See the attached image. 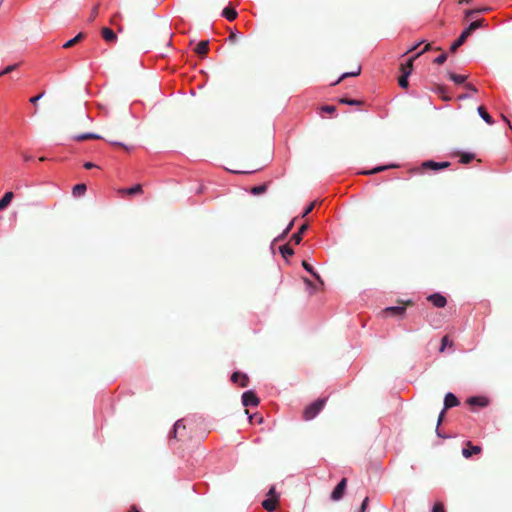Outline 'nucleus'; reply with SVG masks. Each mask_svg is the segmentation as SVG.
Returning a JSON list of instances; mask_svg holds the SVG:
<instances>
[{
  "instance_id": "f257e3e1",
  "label": "nucleus",
  "mask_w": 512,
  "mask_h": 512,
  "mask_svg": "<svg viewBox=\"0 0 512 512\" xmlns=\"http://www.w3.org/2000/svg\"><path fill=\"white\" fill-rule=\"evenodd\" d=\"M326 400V398H320L308 405L303 411V419L309 421L315 418L324 408Z\"/></svg>"
},
{
  "instance_id": "f03ea898",
  "label": "nucleus",
  "mask_w": 512,
  "mask_h": 512,
  "mask_svg": "<svg viewBox=\"0 0 512 512\" xmlns=\"http://www.w3.org/2000/svg\"><path fill=\"white\" fill-rule=\"evenodd\" d=\"M414 58H410L406 64H401L400 70L402 75L398 79L399 86L402 88L408 87V76L410 75L413 67Z\"/></svg>"
},
{
  "instance_id": "7ed1b4c3",
  "label": "nucleus",
  "mask_w": 512,
  "mask_h": 512,
  "mask_svg": "<svg viewBox=\"0 0 512 512\" xmlns=\"http://www.w3.org/2000/svg\"><path fill=\"white\" fill-rule=\"evenodd\" d=\"M346 487H347V479L346 478H343L338 484L337 486L334 488V490L332 491L331 493V499L333 501H338L340 500L344 493H345V490H346Z\"/></svg>"
},
{
  "instance_id": "20e7f679",
  "label": "nucleus",
  "mask_w": 512,
  "mask_h": 512,
  "mask_svg": "<svg viewBox=\"0 0 512 512\" xmlns=\"http://www.w3.org/2000/svg\"><path fill=\"white\" fill-rule=\"evenodd\" d=\"M242 404L245 407L257 406L259 404V399L253 391H246L242 395Z\"/></svg>"
},
{
  "instance_id": "39448f33",
  "label": "nucleus",
  "mask_w": 512,
  "mask_h": 512,
  "mask_svg": "<svg viewBox=\"0 0 512 512\" xmlns=\"http://www.w3.org/2000/svg\"><path fill=\"white\" fill-rule=\"evenodd\" d=\"M186 426L182 420H178L173 427V431L171 433V436L175 439H182L185 437L186 433Z\"/></svg>"
},
{
  "instance_id": "423d86ee",
  "label": "nucleus",
  "mask_w": 512,
  "mask_h": 512,
  "mask_svg": "<svg viewBox=\"0 0 512 512\" xmlns=\"http://www.w3.org/2000/svg\"><path fill=\"white\" fill-rule=\"evenodd\" d=\"M482 451V448L477 445H473L472 442L468 441L465 445V447L462 449V455L465 458H470L472 455L480 454Z\"/></svg>"
},
{
  "instance_id": "0eeeda50",
  "label": "nucleus",
  "mask_w": 512,
  "mask_h": 512,
  "mask_svg": "<svg viewBox=\"0 0 512 512\" xmlns=\"http://www.w3.org/2000/svg\"><path fill=\"white\" fill-rule=\"evenodd\" d=\"M231 381L234 384L239 385L242 388H245L249 384V378L246 374L241 372H234L231 376Z\"/></svg>"
},
{
  "instance_id": "6e6552de",
  "label": "nucleus",
  "mask_w": 512,
  "mask_h": 512,
  "mask_svg": "<svg viewBox=\"0 0 512 512\" xmlns=\"http://www.w3.org/2000/svg\"><path fill=\"white\" fill-rule=\"evenodd\" d=\"M427 300L429 302H431L437 308H443L447 304L446 298L439 293H434V294L429 295L427 297Z\"/></svg>"
},
{
  "instance_id": "1a4fd4ad",
  "label": "nucleus",
  "mask_w": 512,
  "mask_h": 512,
  "mask_svg": "<svg viewBox=\"0 0 512 512\" xmlns=\"http://www.w3.org/2000/svg\"><path fill=\"white\" fill-rule=\"evenodd\" d=\"M450 166V162H435L432 160H428L422 163L423 169H433V170H441L448 168Z\"/></svg>"
},
{
  "instance_id": "9d476101",
  "label": "nucleus",
  "mask_w": 512,
  "mask_h": 512,
  "mask_svg": "<svg viewBox=\"0 0 512 512\" xmlns=\"http://www.w3.org/2000/svg\"><path fill=\"white\" fill-rule=\"evenodd\" d=\"M118 194L120 195H129V196H133V195H137V194H142L143 193V189H142V185L140 184H137L131 188H120L118 189Z\"/></svg>"
},
{
  "instance_id": "9b49d317",
  "label": "nucleus",
  "mask_w": 512,
  "mask_h": 512,
  "mask_svg": "<svg viewBox=\"0 0 512 512\" xmlns=\"http://www.w3.org/2000/svg\"><path fill=\"white\" fill-rule=\"evenodd\" d=\"M470 36L469 31L466 29L461 33V35L458 37V39L451 45L450 51L452 53L456 52L459 47H461L467 38Z\"/></svg>"
},
{
  "instance_id": "f8f14e48",
  "label": "nucleus",
  "mask_w": 512,
  "mask_h": 512,
  "mask_svg": "<svg viewBox=\"0 0 512 512\" xmlns=\"http://www.w3.org/2000/svg\"><path fill=\"white\" fill-rule=\"evenodd\" d=\"M459 405V400L457 399V397L449 392L445 395V398H444V409H450L452 407H456Z\"/></svg>"
},
{
  "instance_id": "ddd939ff",
  "label": "nucleus",
  "mask_w": 512,
  "mask_h": 512,
  "mask_svg": "<svg viewBox=\"0 0 512 512\" xmlns=\"http://www.w3.org/2000/svg\"><path fill=\"white\" fill-rule=\"evenodd\" d=\"M488 403V399L483 396L470 397L467 400V404H469L470 406L486 407Z\"/></svg>"
},
{
  "instance_id": "4468645a",
  "label": "nucleus",
  "mask_w": 512,
  "mask_h": 512,
  "mask_svg": "<svg viewBox=\"0 0 512 512\" xmlns=\"http://www.w3.org/2000/svg\"><path fill=\"white\" fill-rule=\"evenodd\" d=\"M195 52L200 56V57H205L209 51V41L208 40H202L200 41L196 47H195Z\"/></svg>"
},
{
  "instance_id": "2eb2a0df",
  "label": "nucleus",
  "mask_w": 512,
  "mask_h": 512,
  "mask_svg": "<svg viewBox=\"0 0 512 512\" xmlns=\"http://www.w3.org/2000/svg\"><path fill=\"white\" fill-rule=\"evenodd\" d=\"M101 35L103 39L108 43H113L117 40V35L114 33L112 29L108 27L102 28Z\"/></svg>"
},
{
  "instance_id": "dca6fc26",
  "label": "nucleus",
  "mask_w": 512,
  "mask_h": 512,
  "mask_svg": "<svg viewBox=\"0 0 512 512\" xmlns=\"http://www.w3.org/2000/svg\"><path fill=\"white\" fill-rule=\"evenodd\" d=\"M308 227L309 226L307 223L302 224L298 232L292 235L291 240L295 244H300V242L302 241V236L308 230Z\"/></svg>"
},
{
  "instance_id": "f3484780",
  "label": "nucleus",
  "mask_w": 512,
  "mask_h": 512,
  "mask_svg": "<svg viewBox=\"0 0 512 512\" xmlns=\"http://www.w3.org/2000/svg\"><path fill=\"white\" fill-rule=\"evenodd\" d=\"M487 22L484 18L473 21L470 23V25L466 28L467 31H469V34L471 35L476 29L486 27Z\"/></svg>"
},
{
  "instance_id": "a211bd4d",
  "label": "nucleus",
  "mask_w": 512,
  "mask_h": 512,
  "mask_svg": "<svg viewBox=\"0 0 512 512\" xmlns=\"http://www.w3.org/2000/svg\"><path fill=\"white\" fill-rule=\"evenodd\" d=\"M278 503V497L268 498L262 502V506L269 512L276 509Z\"/></svg>"
},
{
  "instance_id": "6ab92c4d",
  "label": "nucleus",
  "mask_w": 512,
  "mask_h": 512,
  "mask_svg": "<svg viewBox=\"0 0 512 512\" xmlns=\"http://www.w3.org/2000/svg\"><path fill=\"white\" fill-rule=\"evenodd\" d=\"M85 34L83 32L78 33L73 39H70L65 44H63V48L68 49L78 44L85 38Z\"/></svg>"
},
{
  "instance_id": "aec40b11",
  "label": "nucleus",
  "mask_w": 512,
  "mask_h": 512,
  "mask_svg": "<svg viewBox=\"0 0 512 512\" xmlns=\"http://www.w3.org/2000/svg\"><path fill=\"white\" fill-rule=\"evenodd\" d=\"M361 73V66L360 65H357L355 69H352L351 72H346V73H343L341 75V77L335 82L333 83V85H336L338 83H340L343 79L347 78V77H355V76H358L360 75Z\"/></svg>"
},
{
  "instance_id": "412c9836",
  "label": "nucleus",
  "mask_w": 512,
  "mask_h": 512,
  "mask_svg": "<svg viewBox=\"0 0 512 512\" xmlns=\"http://www.w3.org/2000/svg\"><path fill=\"white\" fill-rule=\"evenodd\" d=\"M14 197L13 192L9 191L4 194V196L0 199V211L4 210L12 201Z\"/></svg>"
},
{
  "instance_id": "4be33fe9",
  "label": "nucleus",
  "mask_w": 512,
  "mask_h": 512,
  "mask_svg": "<svg viewBox=\"0 0 512 512\" xmlns=\"http://www.w3.org/2000/svg\"><path fill=\"white\" fill-rule=\"evenodd\" d=\"M222 15L229 21H233L237 18V11L232 7H226L222 11Z\"/></svg>"
},
{
  "instance_id": "5701e85b",
  "label": "nucleus",
  "mask_w": 512,
  "mask_h": 512,
  "mask_svg": "<svg viewBox=\"0 0 512 512\" xmlns=\"http://www.w3.org/2000/svg\"><path fill=\"white\" fill-rule=\"evenodd\" d=\"M103 137L98 135V134H94V133H85V134H80V135H77L75 136V140L76 141H85V140H92V139H102Z\"/></svg>"
},
{
  "instance_id": "b1692460",
  "label": "nucleus",
  "mask_w": 512,
  "mask_h": 512,
  "mask_svg": "<svg viewBox=\"0 0 512 512\" xmlns=\"http://www.w3.org/2000/svg\"><path fill=\"white\" fill-rule=\"evenodd\" d=\"M478 113L487 124H493L494 121L492 117L487 113L486 109L483 106L478 107Z\"/></svg>"
},
{
  "instance_id": "393cba45",
  "label": "nucleus",
  "mask_w": 512,
  "mask_h": 512,
  "mask_svg": "<svg viewBox=\"0 0 512 512\" xmlns=\"http://www.w3.org/2000/svg\"><path fill=\"white\" fill-rule=\"evenodd\" d=\"M404 306H395V307H388L385 309V313L391 314V315H403L405 312Z\"/></svg>"
},
{
  "instance_id": "a878e982",
  "label": "nucleus",
  "mask_w": 512,
  "mask_h": 512,
  "mask_svg": "<svg viewBox=\"0 0 512 512\" xmlns=\"http://www.w3.org/2000/svg\"><path fill=\"white\" fill-rule=\"evenodd\" d=\"M391 167H395V166L394 165L378 166V167L373 168L371 170L363 171L362 174H364V175H372V174H376V173L385 171V170H387V169H389Z\"/></svg>"
},
{
  "instance_id": "bb28decb",
  "label": "nucleus",
  "mask_w": 512,
  "mask_h": 512,
  "mask_svg": "<svg viewBox=\"0 0 512 512\" xmlns=\"http://www.w3.org/2000/svg\"><path fill=\"white\" fill-rule=\"evenodd\" d=\"M302 266L307 272L311 273L321 284H323L320 275L314 271L313 267L307 261L304 260L302 262Z\"/></svg>"
},
{
  "instance_id": "cd10ccee",
  "label": "nucleus",
  "mask_w": 512,
  "mask_h": 512,
  "mask_svg": "<svg viewBox=\"0 0 512 512\" xmlns=\"http://www.w3.org/2000/svg\"><path fill=\"white\" fill-rule=\"evenodd\" d=\"M449 78L455 82L456 84H462L466 81L467 79V76L465 75H459V74H455V73H449Z\"/></svg>"
},
{
  "instance_id": "c85d7f7f",
  "label": "nucleus",
  "mask_w": 512,
  "mask_h": 512,
  "mask_svg": "<svg viewBox=\"0 0 512 512\" xmlns=\"http://www.w3.org/2000/svg\"><path fill=\"white\" fill-rule=\"evenodd\" d=\"M280 252L284 258H288L294 254V250L288 244L281 246Z\"/></svg>"
},
{
  "instance_id": "c756f323",
  "label": "nucleus",
  "mask_w": 512,
  "mask_h": 512,
  "mask_svg": "<svg viewBox=\"0 0 512 512\" xmlns=\"http://www.w3.org/2000/svg\"><path fill=\"white\" fill-rule=\"evenodd\" d=\"M86 192V185L85 184H77L73 187V195L74 196H81Z\"/></svg>"
},
{
  "instance_id": "7c9ffc66",
  "label": "nucleus",
  "mask_w": 512,
  "mask_h": 512,
  "mask_svg": "<svg viewBox=\"0 0 512 512\" xmlns=\"http://www.w3.org/2000/svg\"><path fill=\"white\" fill-rule=\"evenodd\" d=\"M267 190V185L266 184H262V185H258V186H254L251 188V193L253 195H260V194H263L265 193Z\"/></svg>"
},
{
  "instance_id": "2f4dec72",
  "label": "nucleus",
  "mask_w": 512,
  "mask_h": 512,
  "mask_svg": "<svg viewBox=\"0 0 512 512\" xmlns=\"http://www.w3.org/2000/svg\"><path fill=\"white\" fill-rule=\"evenodd\" d=\"M475 158V155L472 153H462L460 156V162L462 164H468Z\"/></svg>"
},
{
  "instance_id": "473e14b6",
  "label": "nucleus",
  "mask_w": 512,
  "mask_h": 512,
  "mask_svg": "<svg viewBox=\"0 0 512 512\" xmlns=\"http://www.w3.org/2000/svg\"><path fill=\"white\" fill-rule=\"evenodd\" d=\"M339 103L341 104H347V105H360L362 104V101L356 100V99H348V98H340Z\"/></svg>"
},
{
  "instance_id": "72a5a7b5",
  "label": "nucleus",
  "mask_w": 512,
  "mask_h": 512,
  "mask_svg": "<svg viewBox=\"0 0 512 512\" xmlns=\"http://www.w3.org/2000/svg\"><path fill=\"white\" fill-rule=\"evenodd\" d=\"M452 341L449 340L448 336H444L441 340L440 352H443L447 346H452Z\"/></svg>"
},
{
  "instance_id": "f704fd0d",
  "label": "nucleus",
  "mask_w": 512,
  "mask_h": 512,
  "mask_svg": "<svg viewBox=\"0 0 512 512\" xmlns=\"http://www.w3.org/2000/svg\"><path fill=\"white\" fill-rule=\"evenodd\" d=\"M19 66V63H15V64H12V65H9L7 67H5L2 71H1V74H9L11 73L12 71L16 70Z\"/></svg>"
},
{
  "instance_id": "c9c22d12",
  "label": "nucleus",
  "mask_w": 512,
  "mask_h": 512,
  "mask_svg": "<svg viewBox=\"0 0 512 512\" xmlns=\"http://www.w3.org/2000/svg\"><path fill=\"white\" fill-rule=\"evenodd\" d=\"M293 225H294V220L289 223L287 228L283 231V233L276 240H283L286 237V235L290 232Z\"/></svg>"
},
{
  "instance_id": "e433bc0d",
  "label": "nucleus",
  "mask_w": 512,
  "mask_h": 512,
  "mask_svg": "<svg viewBox=\"0 0 512 512\" xmlns=\"http://www.w3.org/2000/svg\"><path fill=\"white\" fill-rule=\"evenodd\" d=\"M445 87L438 86L437 87V93L442 97L443 100L448 101L450 100V97L445 94Z\"/></svg>"
},
{
  "instance_id": "4c0bfd02",
  "label": "nucleus",
  "mask_w": 512,
  "mask_h": 512,
  "mask_svg": "<svg viewBox=\"0 0 512 512\" xmlns=\"http://www.w3.org/2000/svg\"><path fill=\"white\" fill-rule=\"evenodd\" d=\"M446 59H447V54L442 53L441 55H439L437 58L434 59V63H436L438 65H442L445 63Z\"/></svg>"
},
{
  "instance_id": "58836bf2",
  "label": "nucleus",
  "mask_w": 512,
  "mask_h": 512,
  "mask_svg": "<svg viewBox=\"0 0 512 512\" xmlns=\"http://www.w3.org/2000/svg\"><path fill=\"white\" fill-rule=\"evenodd\" d=\"M321 111L325 113L332 114L336 111V107L333 105H324L321 107Z\"/></svg>"
},
{
  "instance_id": "ea45409f",
  "label": "nucleus",
  "mask_w": 512,
  "mask_h": 512,
  "mask_svg": "<svg viewBox=\"0 0 512 512\" xmlns=\"http://www.w3.org/2000/svg\"><path fill=\"white\" fill-rule=\"evenodd\" d=\"M432 512H446L443 503L437 502L434 504Z\"/></svg>"
},
{
  "instance_id": "a19ab883",
  "label": "nucleus",
  "mask_w": 512,
  "mask_h": 512,
  "mask_svg": "<svg viewBox=\"0 0 512 512\" xmlns=\"http://www.w3.org/2000/svg\"><path fill=\"white\" fill-rule=\"evenodd\" d=\"M316 201L310 203L308 207L304 210L302 217H306L315 207Z\"/></svg>"
},
{
  "instance_id": "79ce46f5",
  "label": "nucleus",
  "mask_w": 512,
  "mask_h": 512,
  "mask_svg": "<svg viewBox=\"0 0 512 512\" xmlns=\"http://www.w3.org/2000/svg\"><path fill=\"white\" fill-rule=\"evenodd\" d=\"M430 49H431V44H430V43H427V44L425 45V47L422 49V51H420L419 53H417V54L413 57V58H414V60H415L416 58H418L420 55H422L423 53H425V52L429 51Z\"/></svg>"
},
{
  "instance_id": "37998d69",
  "label": "nucleus",
  "mask_w": 512,
  "mask_h": 512,
  "mask_svg": "<svg viewBox=\"0 0 512 512\" xmlns=\"http://www.w3.org/2000/svg\"><path fill=\"white\" fill-rule=\"evenodd\" d=\"M43 95H44V93H40L39 95L30 98V103H32L33 105H36L38 100L41 99Z\"/></svg>"
},
{
  "instance_id": "c03bdc74",
  "label": "nucleus",
  "mask_w": 512,
  "mask_h": 512,
  "mask_svg": "<svg viewBox=\"0 0 512 512\" xmlns=\"http://www.w3.org/2000/svg\"><path fill=\"white\" fill-rule=\"evenodd\" d=\"M108 141H109L112 145L120 146V147H122V148H124V149L128 150V147H127L126 145H124L123 143H121V142H118V141H116V140H112V139H109Z\"/></svg>"
},
{
  "instance_id": "a18cd8bd",
  "label": "nucleus",
  "mask_w": 512,
  "mask_h": 512,
  "mask_svg": "<svg viewBox=\"0 0 512 512\" xmlns=\"http://www.w3.org/2000/svg\"><path fill=\"white\" fill-rule=\"evenodd\" d=\"M445 410H446V409H443V410H442V412L440 413L439 417H438V422H437L436 430H438V427L440 426V424H441V423H442V421H443L444 414H445Z\"/></svg>"
},
{
  "instance_id": "49530a36",
  "label": "nucleus",
  "mask_w": 512,
  "mask_h": 512,
  "mask_svg": "<svg viewBox=\"0 0 512 512\" xmlns=\"http://www.w3.org/2000/svg\"><path fill=\"white\" fill-rule=\"evenodd\" d=\"M368 497H366L363 502H362V505H361V508H360V511L361 512H364L366 509H367V506H368Z\"/></svg>"
},
{
  "instance_id": "de8ad7c7",
  "label": "nucleus",
  "mask_w": 512,
  "mask_h": 512,
  "mask_svg": "<svg viewBox=\"0 0 512 512\" xmlns=\"http://www.w3.org/2000/svg\"><path fill=\"white\" fill-rule=\"evenodd\" d=\"M228 40L231 42V43H235L237 41V35L236 33L234 32H231L229 37H228Z\"/></svg>"
},
{
  "instance_id": "09e8293b",
  "label": "nucleus",
  "mask_w": 512,
  "mask_h": 512,
  "mask_svg": "<svg viewBox=\"0 0 512 512\" xmlns=\"http://www.w3.org/2000/svg\"><path fill=\"white\" fill-rule=\"evenodd\" d=\"M475 13H478V10H476V9L466 10L465 16H466V18H468V17H471Z\"/></svg>"
},
{
  "instance_id": "8fccbe9b",
  "label": "nucleus",
  "mask_w": 512,
  "mask_h": 512,
  "mask_svg": "<svg viewBox=\"0 0 512 512\" xmlns=\"http://www.w3.org/2000/svg\"><path fill=\"white\" fill-rule=\"evenodd\" d=\"M98 14V5H96L93 9H92V12H91V20L95 19V17L97 16Z\"/></svg>"
},
{
  "instance_id": "3c124183",
  "label": "nucleus",
  "mask_w": 512,
  "mask_h": 512,
  "mask_svg": "<svg viewBox=\"0 0 512 512\" xmlns=\"http://www.w3.org/2000/svg\"><path fill=\"white\" fill-rule=\"evenodd\" d=\"M465 88H466V89H469V90H471V91H473V92H477V89H476V88H475V86H474V85H472L471 83H467V84H465Z\"/></svg>"
},
{
  "instance_id": "603ef678",
  "label": "nucleus",
  "mask_w": 512,
  "mask_h": 512,
  "mask_svg": "<svg viewBox=\"0 0 512 512\" xmlns=\"http://www.w3.org/2000/svg\"><path fill=\"white\" fill-rule=\"evenodd\" d=\"M254 419H256V421H257L258 423H261V422H262V420H263V418H262L261 416H257V415H255V416H250V421H251V422H252Z\"/></svg>"
},
{
  "instance_id": "864d4df0",
  "label": "nucleus",
  "mask_w": 512,
  "mask_h": 512,
  "mask_svg": "<svg viewBox=\"0 0 512 512\" xmlns=\"http://www.w3.org/2000/svg\"><path fill=\"white\" fill-rule=\"evenodd\" d=\"M268 495L270 496V498H273V497H278L275 493V488L274 487H271L269 492H268Z\"/></svg>"
},
{
  "instance_id": "5fc2aeb1",
  "label": "nucleus",
  "mask_w": 512,
  "mask_h": 512,
  "mask_svg": "<svg viewBox=\"0 0 512 512\" xmlns=\"http://www.w3.org/2000/svg\"><path fill=\"white\" fill-rule=\"evenodd\" d=\"M84 167H85L86 169H91V168L95 167V164H93V163H91V162H86V163L84 164Z\"/></svg>"
},
{
  "instance_id": "6e6d98bb",
  "label": "nucleus",
  "mask_w": 512,
  "mask_h": 512,
  "mask_svg": "<svg viewBox=\"0 0 512 512\" xmlns=\"http://www.w3.org/2000/svg\"><path fill=\"white\" fill-rule=\"evenodd\" d=\"M129 512H140V510L135 505H133L130 507Z\"/></svg>"
},
{
  "instance_id": "4d7b16f0",
  "label": "nucleus",
  "mask_w": 512,
  "mask_h": 512,
  "mask_svg": "<svg viewBox=\"0 0 512 512\" xmlns=\"http://www.w3.org/2000/svg\"><path fill=\"white\" fill-rule=\"evenodd\" d=\"M477 10H478V13L479 12H488L490 10V8L489 7H483L481 9H477Z\"/></svg>"
},
{
  "instance_id": "13d9d810",
  "label": "nucleus",
  "mask_w": 512,
  "mask_h": 512,
  "mask_svg": "<svg viewBox=\"0 0 512 512\" xmlns=\"http://www.w3.org/2000/svg\"><path fill=\"white\" fill-rule=\"evenodd\" d=\"M421 43H422V42H420V43H418V44H416V45L412 46V47L408 50V52H412V51H414V50H415V49H416V48H417Z\"/></svg>"
},
{
  "instance_id": "bf43d9fd",
  "label": "nucleus",
  "mask_w": 512,
  "mask_h": 512,
  "mask_svg": "<svg viewBox=\"0 0 512 512\" xmlns=\"http://www.w3.org/2000/svg\"><path fill=\"white\" fill-rule=\"evenodd\" d=\"M304 281L308 286L313 287V284L309 279L305 278Z\"/></svg>"
},
{
  "instance_id": "052dcab7",
  "label": "nucleus",
  "mask_w": 512,
  "mask_h": 512,
  "mask_svg": "<svg viewBox=\"0 0 512 512\" xmlns=\"http://www.w3.org/2000/svg\"><path fill=\"white\" fill-rule=\"evenodd\" d=\"M471 0H459V4H469Z\"/></svg>"
},
{
  "instance_id": "680f3d73",
  "label": "nucleus",
  "mask_w": 512,
  "mask_h": 512,
  "mask_svg": "<svg viewBox=\"0 0 512 512\" xmlns=\"http://www.w3.org/2000/svg\"><path fill=\"white\" fill-rule=\"evenodd\" d=\"M412 302L411 301H407L406 305H411Z\"/></svg>"
},
{
  "instance_id": "e2e57ef3",
  "label": "nucleus",
  "mask_w": 512,
  "mask_h": 512,
  "mask_svg": "<svg viewBox=\"0 0 512 512\" xmlns=\"http://www.w3.org/2000/svg\"><path fill=\"white\" fill-rule=\"evenodd\" d=\"M3 1H4V0H0V6L2 5Z\"/></svg>"
}]
</instances>
